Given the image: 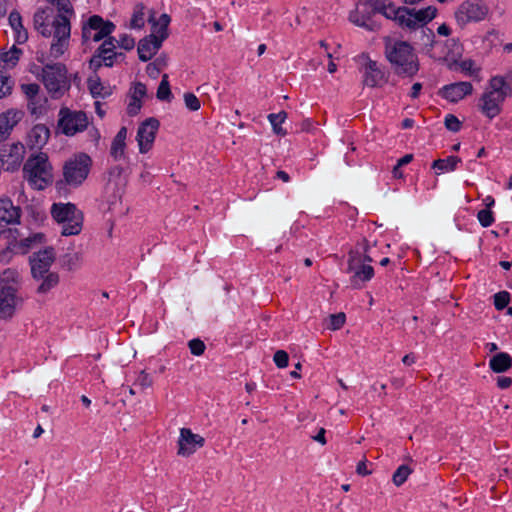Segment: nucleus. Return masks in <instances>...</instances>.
Segmentation results:
<instances>
[{
  "label": "nucleus",
  "instance_id": "obj_1",
  "mask_svg": "<svg viewBox=\"0 0 512 512\" xmlns=\"http://www.w3.org/2000/svg\"><path fill=\"white\" fill-rule=\"evenodd\" d=\"M55 258V250L51 246L34 252L29 257L32 278L40 282L36 289L38 294H47L59 284V274L50 271Z\"/></svg>",
  "mask_w": 512,
  "mask_h": 512
},
{
  "label": "nucleus",
  "instance_id": "obj_2",
  "mask_svg": "<svg viewBox=\"0 0 512 512\" xmlns=\"http://www.w3.org/2000/svg\"><path fill=\"white\" fill-rule=\"evenodd\" d=\"M385 54L394 74L412 78L418 73L419 59L408 42L397 41L393 45L387 46Z\"/></svg>",
  "mask_w": 512,
  "mask_h": 512
},
{
  "label": "nucleus",
  "instance_id": "obj_3",
  "mask_svg": "<svg viewBox=\"0 0 512 512\" xmlns=\"http://www.w3.org/2000/svg\"><path fill=\"white\" fill-rule=\"evenodd\" d=\"M54 5H56L59 14L52 22L54 42L51 44L50 53L54 58H58L64 54L68 47L71 32L69 16L74 14V9L70 0H56Z\"/></svg>",
  "mask_w": 512,
  "mask_h": 512
},
{
  "label": "nucleus",
  "instance_id": "obj_4",
  "mask_svg": "<svg viewBox=\"0 0 512 512\" xmlns=\"http://www.w3.org/2000/svg\"><path fill=\"white\" fill-rule=\"evenodd\" d=\"M92 165L91 157L86 153H78L63 165V180L56 182V189L61 192L66 186L79 187L88 177Z\"/></svg>",
  "mask_w": 512,
  "mask_h": 512
},
{
  "label": "nucleus",
  "instance_id": "obj_5",
  "mask_svg": "<svg viewBox=\"0 0 512 512\" xmlns=\"http://www.w3.org/2000/svg\"><path fill=\"white\" fill-rule=\"evenodd\" d=\"M51 165L47 154L40 152L31 155L23 166L24 178L37 190H43L52 183Z\"/></svg>",
  "mask_w": 512,
  "mask_h": 512
},
{
  "label": "nucleus",
  "instance_id": "obj_6",
  "mask_svg": "<svg viewBox=\"0 0 512 512\" xmlns=\"http://www.w3.org/2000/svg\"><path fill=\"white\" fill-rule=\"evenodd\" d=\"M53 219L62 224L63 236L78 235L83 227V213L73 203H54L51 206Z\"/></svg>",
  "mask_w": 512,
  "mask_h": 512
},
{
  "label": "nucleus",
  "instance_id": "obj_7",
  "mask_svg": "<svg viewBox=\"0 0 512 512\" xmlns=\"http://www.w3.org/2000/svg\"><path fill=\"white\" fill-rule=\"evenodd\" d=\"M42 80L51 97L58 99L67 92L71 83L67 77V68L62 63L47 64L42 69Z\"/></svg>",
  "mask_w": 512,
  "mask_h": 512
},
{
  "label": "nucleus",
  "instance_id": "obj_8",
  "mask_svg": "<svg viewBox=\"0 0 512 512\" xmlns=\"http://www.w3.org/2000/svg\"><path fill=\"white\" fill-rule=\"evenodd\" d=\"M14 272L5 271L6 278L0 279V320H11L18 307H21L24 299L18 295V288L14 284L6 282Z\"/></svg>",
  "mask_w": 512,
  "mask_h": 512
},
{
  "label": "nucleus",
  "instance_id": "obj_9",
  "mask_svg": "<svg viewBox=\"0 0 512 512\" xmlns=\"http://www.w3.org/2000/svg\"><path fill=\"white\" fill-rule=\"evenodd\" d=\"M58 127L66 136H74L88 127V118L84 111H73L62 107L59 111Z\"/></svg>",
  "mask_w": 512,
  "mask_h": 512
},
{
  "label": "nucleus",
  "instance_id": "obj_10",
  "mask_svg": "<svg viewBox=\"0 0 512 512\" xmlns=\"http://www.w3.org/2000/svg\"><path fill=\"white\" fill-rule=\"evenodd\" d=\"M488 13V8L481 0H467L455 12V19L460 27L471 21H481Z\"/></svg>",
  "mask_w": 512,
  "mask_h": 512
},
{
  "label": "nucleus",
  "instance_id": "obj_11",
  "mask_svg": "<svg viewBox=\"0 0 512 512\" xmlns=\"http://www.w3.org/2000/svg\"><path fill=\"white\" fill-rule=\"evenodd\" d=\"M377 13H379V10L374 9L366 1L360 0L356 4L355 10L350 12L349 20L357 26L369 31H375L379 28V25L373 20Z\"/></svg>",
  "mask_w": 512,
  "mask_h": 512
},
{
  "label": "nucleus",
  "instance_id": "obj_12",
  "mask_svg": "<svg viewBox=\"0 0 512 512\" xmlns=\"http://www.w3.org/2000/svg\"><path fill=\"white\" fill-rule=\"evenodd\" d=\"M159 125V121L154 117L147 118L139 125L136 140L140 153H147L152 148Z\"/></svg>",
  "mask_w": 512,
  "mask_h": 512
},
{
  "label": "nucleus",
  "instance_id": "obj_13",
  "mask_svg": "<svg viewBox=\"0 0 512 512\" xmlns=\"http://www.w3.org/2000/svg\"><path fill=\"white\" fill-rule=\"evenodd\" d=\"M205 439L195 434L189 428H181L180 436L178 438V451L177 454L182 457H189L194 454L197 449L204 446Z\"/></svg>",
  "mask_w": 512,
  "mask_h": 512
},
{
  "label": "nucleus",
  "instance_id": "obj_14",
  "mask_svg": "<svg viewBox=\"0 0 512 512\" xmlns=\"http://www.w3.org/2000/svg\"><path fill=\"white\" fill-rule=\"evenodd\" d=\"M436 13L437 9L434 6H428L420 10H416L415 8H407L404 28L414 30L416 28L423 27L436 17Z\"/></svg>",
  "mask_w": 512,
  "mask_h": 512
},
{
  "label": "nucleus",
  "instance_id": "obj_15",
  "mask_svg": "<svg viewBox=\"0 0 512 512\" xmlns=\"http://www.w3.org/2000/svg\"><path fill=\"white\" fill-rule=\"evenodd\" d=\"M358 60L362 63L364 69L363 85L369 87L378 86L379 82L384 78V73L378 67L377 62L371 60L365 53H362Z\"/></svg>",
  "mask_w": 512,
  "mask_h": 512
},
{
  "label": "nucleus",
  "instance_id": "obj_16",
  "mask_svg": "<svg viewBox=\"0 0 512 512\" xmlns=\"http://www.w3.org/2000/svg\"><path fill=\"white\" fill-rule=\"evenodd\" d=\"M25 153V147L21 143H15L4 147L0 153V160L7 163V170L14 171L20 166Z\"/></svg>",
  "mask_w": 512,
  "mask_h": 512
},
{
  "label": "nucleus",
  "instance_id": "obj_17",
  "mask_svg": "<svg viewBox=\"0 0 512 512\" xmlns=\"http://www.w3.org/2000/svg\"><path fill=\"white\" fill-rule=\"evenodd\" d=\"M472 91L473 86L470 82H456L445 85L438 93L450 102H457L466 95H470Z\"/></svg>",
  "mask_w": 512,
  "mask_h": 512
},
{
  "label": "nucleus",
  "instance_id": "obj_18",
  "mask_svg": "<svg viewBox=\"0 0 512 512\" xmlns=\"http://www.w3.org/2000/svg\"><path fill=\"white\" fill-rule=\"evenodd\" d=\"M23 116V111L17 109H9L0 114V142L5 141L9 137L11 131Z\"/></svg>",
  "mask_w": 512,
  "mask_h": 512
},
{
  "label": "nucleus",
  "instance_id": "obj_19",
  "mask_svg": "<svg viewBox=\"0 0 512 512\" xmlns=\"http://www.w3.org/2000/svg\"><path fill=\"white\" fill-rule=\"evenodd\" d=\"M90 28L95 31L92 36L94 42H99L103 39L111 37L110 34L115 29V24L109 20H104L99 15H92L89 17Z\"/></svg>",
  "mask_w": 512,
  "mask_h": 512
},
{
  "label": "nucleus",
  "instance_id": "obj_20",
  "mask_svg": "<svg viewBox=\"0 0 512 512\" xmlns=\"http://www.w3.org/2000/svg\"><path fill=\"white\" fill-rule=\"evenodd\" d=\"M116 38L108 37L103 43L97 48L96 52L102 57L103 63L106 67H112L114 61H117V56L125 58L124 53L116 52Z\"/></svg>",
  "mask_w": 512,
  "mask_h": 512
},
{
  "label": "nucleus",
  "instance_id": "obj_21",
  "mask_svg": "<svg viewBox=\"0 0 512 512\" xmlns=\"http://www.w3.org/2000/svg\"><path fill=\"white\" fill-rule=\"evenodd\" d=\"M504 100L505 98L485 92L480 98L481 103L479 104V108L484 115L493 119L500 113V105Z\"/></svg>",
  "mask_w": 512,
  "mask_h": 512
},
{
  "label": "nucleus",
  "instance_id": "obj_22",
  "mask_svg": "<svg viewBox=\"0 0 512 512\" xmlns=\"http://www.w3.org/2000/svg\"><path fill=\"white\" fill-rule=\"evenodd\" d=\"M21 216V209L19 206H14L9 198L0 200V222L6 224L19 223Z\"/></svg>",
  "mask_w": 512,
  "mask_h": 512
},
{
  "label": "nucleus",
  "instance_id": "obj_23",
  "mask_svg": "<svg viewBox=\"0 0 512 512\" xmlns=\"http://www.w3.org/2000/svg\"><path fill=\"white\" fill-rule=\"evenodd\" d=\"M18 237L19 232L17 229L8 228L0 230V242L4 246L0 254L1 260L4 259L7 252H12L16 248H19Z\"/></svg>",
  "mask_w": 512,
  "mask_h": 512
},
{
  "label": "nucleus",
  "instance_id": "obj_24",
  "mask_svg": "<svg viewBox=\"0 0 512 512\" xmlns=\"http://www.w3.org/2000/svg\"><path fill=\"white\" fill-rule=\"evenodd\" d=\"M50 137V130L44 124L35 125L29 133V144L32 148H42Z\"/></svg>",
  "mask_w": 512,
  "mask_h": 512
},
{
  "label": "nucleus",
  "instance_id": "obj_25",
  "mask_svg": "<svg viewBox=\"0 0 512 512\" xmlns=\"http://www.w3.org/2000/svg\"><path fill=\"white\" fill-rule=\"evenodd\" d=\"M351 273H353L352 277L350 278L351 285L354 288H360L361 282H367L372 279L374 276V269L371 265L362 263L356 265L355 270Z\"/></svg>",
  "mask_w": 512,
  "mask_h": 512
},
{
  "label": "nucleus",
  "instance_id": "obj_26",
  "mask_svg": "<svg viewBox=\"0 0 512 512\" xmlns=\"http://www.w3.org/2000/svg\"><path fill=\"white\" fill-rule=\"evenodd\" d=\"M9 24L15 32V41L23 44L28 40V32L22 24V17L19 12L12 11L9 15Z\"/></svg>",
  "mask_w": 512,
  "mask_h": 512
},
{
  "label": "nucleus",
  "instance_id": "obj_27",
  "mask_svg": "<svg viewBox=\"0 0 512 512\" xmlns=\"http://www.w3.org/2000/svg\"><path fill=\"white\" fill-rule=\"evenodd\" d=\"M126 137L127 128L121 127L116 136L114 137L110 148V154L115 160H120L125 156Z\"/></svg>",
  "mask_w": 512,
  "mask_h": 512
},
{
  "label": "nucleus",
  "instance_id": "obj_28",
  "mask_svg": "<svg viewBox=\"0 0 512 512\" xmlns=\"http://www.w3.org/2000/svg\"><path fill=\"white\" fill-rule=\"evenodd\" d=\"M512 367V357L506 352L496 353L489 361V368L494 373H504Z\"/></svg>",
  "mask_w": 512,
  "mask_h": 512
},
{
  "label": "nucleus",
  "instance_id": "obj_29",
  "mask_svg": "<svg viewBox=\"0 0 512 512\" xmlns=\"http://www.w3.org/2000/svg\"><path fill=\"white\" fill-rule=\"evenodd\" d=\"M489 88L490 89L487 91L488 93L500 96L501 98H506L512 93L511 86L506 83L502 76L492 77L489 81Z\"/></svg>",
  "mask_w": 512,
  "mask_h": 512
},
{
  "label": "nucleus",
  "instance_id": "obj_30",
  "mask_svg": "<svg viewBox=\"0 0 512 512\" xmlns=\"http://www.w3.org/2000/svg\"><path fill=\"white\" fill-rule=\"evenodd\" d=\"M379 13H381L388 19L396 21L400 27L404 28L407 7L396 8L392 3L386 2L385 8L381 9Z\"/></svg>",
  "mask_w": 512,
  "mask_h": 512
},
{
  "label": "nucleus",
  "instance_id": "obj_31",
  "mask_svg": "<svg viewBox=\"0 0 512 512\" xmlns=\"http://www.w3.org/2000/svg\"><path fill=\"white\" fill-rule=\"evenodd\" d=\"M87 85L93 98H106L112 93L111 88L105 87L97 74L88 78Z\"/></svg>",
  "mask_w": 512,
  "mask_h": 512
},
{
  "label": "nucleus",
  "instance_id": "obj_32",
  "mask_svg": "<svg viewBox=\"0 0 512 512\" xmlns=\"http://www.w3.org/2000/svg\"><path fill=\"white\" fill-rule=\"evenodd\" d=\"M82 253H66L61 257L62 267H64L68 271H74L82 264Z\"/></svg>",
  "mask_w": 512,
  "mask_h": 512
},
{
  "label": "nucleus",
  "instance_id": "obj_33",
  "mask_svg": "<svg viewBox=\"0 0 512 512\" xmlns=\"http://www.w3.org/2000/svg\"><path fill=\"white\" fill-rule=\"evenodd\" d=\"M461 162V159L457 156H449L446 159H438L435 160L432 164L433 169H438L440 171H454L458 163Z\"/></svg>",
  "mask_w": 512,
  "mask_h": 512
},
{
  "label": "nucleus",
  "instance_id": "obj_34",
  "mask_svg": "<svg viewBox=\"0 0 512 512\" xmlns=\"http://www.w3.org/2000/svg\"><path fill=\"white\" fill-rule=\"evenodd\" d=\"M286 118H287V113L285 111H280L277 114L272 113V114L268 115V120L273 128V132L276 135H280V136L286 135V130H284L280 126V124L283 123Z\"/></svg>",
  "mask_w": 512,
  "mask_h": 512
},
{
  "label": "nucleus",
  "instance_id": "obj_35",
  "mask_svg": "<svg viewBox=\"0 0 512 512\" xmlns=\"http://www.w3.org/2000/svg\"><path fill=\"white\" fill-rule=\"evenodd\" d=\"M138 57L142 62L149 61L156 52H153L152 46L148 42V38L144 37L138 42Z\"/></svg>",
  "mask_w": 512,
  "mask_h": 512
},
{
  "label": "nucleus",
  "instance_id": "obj_36",
  "mask_svg": "<svg viewBox=\"0 0 512 512\" xmlns=\"http://www.w3.org/2000/svg\"><path fill=\"white\" fill-rule=\"evenodd\" d=\"M156 97L161 101H171L172 92L168 81V75L164 74L162 80L158 86Z\"/></svg>",
  "mask_w": 512,
  "mask_h": 512
},
{
  "label": "nucleus",
  "instance_id": "obj_37",
  "mask_svg": "<svg viewBox=\"0 0 512 512\" xmlns=\"http://www.w3.org/2000/svg\"><path fill=\"white\" fill-rule=\"evenodd\" d=\"M45 235L43 233H35L32 234L22 240L19 241V248L22 249V252H27L28 249L34 247L35 244H40L44 242Z\"/></svg>",
  "mask_w": 512,
  "mask_h": 512
},
{
  "label": "nucleus",
  "instance_id": "obj_38",
  "mask_svg": "<svg viewBox=\"0 0 512 512\" xmlns=\"http://www.w3.org/2000/svg\"><path fill=\"white\" fill-rule=\"evenodd\" d=\"M22 54V50L15 45L7 52L0 53V60L7 65L15 66Z\"/></svg>",
  "mask_w": 512,
  "mask_h": 512
},
{
  "label": "nucleus",
  "instance_id": "obj_39",
  "mask_svg": "<svg viewBox=\"0 0 512 512\" xmlns=\"http://www.w3.org/2000/svg\"><path fill=\"white\" fill-rule=\"evenodd\" d=\"M159 25L156 29H152L153 33L155 35H158L160 36V38L162 39H167L168 36H169V24L171 22V17L166 14V13H163L160 17H159Z\"/></svg>",
  "mask_w": 512,
  "mask_h": 512
},
{
  "label": "nucleus",
  "instance_id": "obj_40",
  "mask_svg": "<svg viewBox=\"0 0 512 512\" xmlns=\"http://www.w3.org/2000/svg\"><path fill=\"white\" fill-rule=\"evenodd\" d=\"M412 473V469L407 465H401L394 472L392 481L396 486H401Z\"/></svg>",
  "mask_w": 512,
  "mask_h": 512
},
{
  "label": "nucleus",
  "instance_id": "obj_41",
  "mask_svg": "<svg viewBox=\"0 0 512 512\" xmlns=\"http://www.w3.org/2000/svg\"><path fill=\"white\" fill-rule=\"evenodd\" d=\"M510 302V294L507 291H500L494 295V306L497 310H503Z\"/></svg>",
  "mask_w": 512,
  "mask_h": 512
},
{
  "label": "nucleus",
  "instance_id": "obj_42",
  "mask_svg": "<svg viewBox=\"0 0 512 512\" xmlns=\"http://www.w3.org/2000/svg\"><path fill=\"white\" fill-rule=\"evenodd\" d=\"M444 125L451 132H458L462 127L461 121L453 114L446 115Z\"/></svg>",
  "mask_w": 512,
  "mask_h": 512
},
{
  "label": "nucleus",
  "instance_id": "obj_43",
  "mask_svg": "<svg viewBox=\"0 0 512 512\" xmlns=\"http://www.w3.org/2000/svg\"><path fill=\"white\" fill-rule=\"evenodd\" d=\"M329 319H330L329 329L338 330V329L342 328V326L345 324L346 315L343 312H339L337 314H331L329 316Z\"/></svg>",
  "mask_w": 512,
  "mask_h": 512
},
{
  "label": "nucleus",
  "instance_id": "obj_44",
  "mask_svg": "<svg viewBox=\"0 0 512 512\" xmlns=\"http://www.w3.org/2000/svg\"><path fill=\"white\" fill-rule=\"evenodd\" d=\"M144 24H145V22H144L143 6H141L139 10L134 11L131 21H130V26H131V28H134V29H141L144 27Z\"/></svg>",
  "mask_w": 512,
  "mask_h": 512
},
{
  "label": "nucleus",
  "instance_id": "obj_45",
  "mask_svg": "<svg viewBox=\"0 0 512 512\" xmlns=\"http://www.w3.org/2000/svg\"><path fill=\"white\" fill-rule=\"evenodd\" d=\"M188 347L190 349V352L195 356L202 355L206 348L204 342L199 338L190 340L188 343Z\"/></svg>",
  "mask_w": 512,
  "mask_h": 512
},
{
  "label": "nucleus",
  "instance_id": "obj_46",
  "mask_svg": "<svg viewBox=\"0 0 512 512\" xmlns=\"http://www.w3.org/2000/svg\"><path fill=\"white\" fill-rule=\"evenodd\" d=\"M184 102L186 107L191 111H198L201 107L199 99L191 92L184 94Z\"/></svg>",
  "mask_w": 512,
  "mask_h": 512
},
{
  "label": "nucleus",
  "instance_id": "obj_47",
  "mask_svg": "<svg viewBox=\"0 0 512 512\" xmlns=\"http://www.w3.org/2000/svg\"><path fill=\"white\" fill-rule=\"evenodd\" d=\"M119 46L120 48L130 51L135 46V40L133 37H131L128 34H122L119 38V40H116V47Z\"/></svg>",
  "mask_w": 512,
  "mask_h": 512
},
{
  "label": "nucleus",
  "instance_id": "obj_48",
  "mask_svg": "<svg viewBox=\"0 0 512 512\" xmlns=\"http://www.w3.org/2000/svg\"><path fill=\"white\" fill-rule=\"evenodd\" d=\"M477 218L483 227H489L494 222L493 213L489 209L480 210Z\"/></svg>",
  "mask_w": 512,
  "mask_h": 512
},
{
  "label": "nucleus",
  "instance_id": "obj_49",
  "mask_svg": "<svg viewBox=\"0 0 512 512\" xmlns=\"http://www.w3.org/2000/svg\"><path fill=\"white\" fill-rule=\"evenodd\" d=\"M13 82L9 77L3 76L0 73V99L11 94Z\"/></svg>",
  "mask_w": 512,
  "mask_h": 512
},
{
  "label": "nucleus",
  "instance_id": "obj_50",
  "mask_svg": "<svg viewBox=\"0 0 512 512\" xmlns=\"http://www.w3.org/2000/svg\"><path fill=\"white\" fill-rule=\"evenodd\" d=\"M273 361L278 368H285L288 366L289 355L284 350H277L273 356Z\"/></svg>",
  "mask_w": 512,
  "mask_h": 512
},
{
  "label": "nucleus",
  "instance_id": "obj_51",
  "mask_svg": "<svg viewBox=\"0 0 512 512\" xmlns=\"http://www.w3.org/2000/svg\"><path fill=\"white\" fill-rule=\"evenodd\" d=\"M360 264V253L358 250L351 249L348 252V267L347 272L351 273L355 270V266Z\"/></svg>",
  "mask_w": 512,
  "mask_h": 512
},
{
  "label": "nucleus",
  "instance_id": "obj_52",
  "mask_svg": "<svg viewBox=\"0 0 512 512\" xmlns=\"http://www.w3.org/2000/svg\"><path fill=\"white\" fill-rule=\"evenodd\" d=\"M460 58L461 57L453 56L452 54L447 53L445 56L439 58V60L442 61L443 63H445L449 70L454 71V70H457L459 67V64H460L459 59Z\"/></svg>",
  "mask_w": 512,
  "mask_h": 512
},
{
  "label": "nucleus",
  "instance_id": "obj_53",
  "mask_svg": "<svg viewBox=\"0 0 512 512\" xmlns=\"http://www.w3.org/2000/svg\"><path fill=\"white\" fill-rule=\"evenodd\" d=\"M49 12H52L50 8H42L37 10L33 17L34 27L46 23V20L49 17Z\"/></svg>",
  "mask_w": 512,
  "mask_h": 512
},
{
  "label": "nucleus",
  "instance_id": "obj_54",
  "mask_svg": "<svg viewBox=\"0 0 512 512\" xmlns=\"http://www.w3.org/2000/svg\"><path fill=\"white\" fill-rule=\"evenodd\" d=\"M142 103L141 100L137 99L136 97H131L130 102L127 106V114L129 116H135L139 113L141 110Z\"/></svg>",
  "mask_w": 512,
  "mask_h": 512
},
{
  "label": "nucleus",
  "instance_id": "obj_55",
  "mask_svg": "<svg viewBox=\"0 0 512 512\" xmlns=\"http://www.w3.org/2000/svg\"><path fill=\"white\" fill-rule=\"evenodd\" d=\"M22 90L27 98L32 99L39 93L40 86L36 83L23 84Z\"/></svg>",
  "mask_w": 512,
  "mask_h": 512
},
{
  "label": "nucleus",
  "instance_id": "obj_56",
  "mask_svg": "<svg viewBox=\"0 0 512 512\" xmlns=\"http://www.w3.org/2000/svg\"><path fill=\"white\" fill-rule=\"evenodd\" d=\"M137 383L142 388H149L153 385V380L145 370H142L140 371L139 376L137 378Z\"/></svg>",
  "mask_w": 512,
  "mask_h": 512
},
{
  "label": "nucleus",
  "instance_id": "obj_57",
  "mask_svg": "<svg viewBox=\"0 0 512 512\" xmlns=\"http://www.w3.org/2000/svg\"><path fill=\"white\" fill-rule=\"evenodd\" d=\"M132 89L131 97H136L139 100L147 94L146 85L142 82H136Z\"/></svg>",
  "mask_w": 512,
  "mask_h": 512
},
{
  "label": "nucleus",
  "instance_id": "obj_58",
  "mask_svg": "<svg viewBox=\"0 0 512 512\" xmlns=\"http://www.w3.org/2000/svg\"><path fill=\"white\" fill-rule=\"evenodd\" d=\"M446 45L448 47V52L452 54L453 56L461 57V46L455 39H450L446 42Z\"/></svg>",
  "mask_w": 512,
  "mask_h": 512
},
{
  "label": "nucleus",
  "instance_id": "obj_59",
  "mask_svg": "<svg viewBox=\"0 0 512 512\" xmlns=\"http://www.w3.org/2000/svg\"><path fill=\"white\" fill-rule=\"evenodd\" d=\"M148 38L149 44L152 46L153 52H158V50L161 48L162 43L165 39L160 38V36L155 35L154 33L145 36Z\"/></svg>",
  "mask_w": 512,
  "mask_h": 512
},
{
  "label": "nucleus",
  "instance_id": "obj_60",
  "mask_svg": "<svg viewBox=\"0 0 512 512\" xmlns=\"http://www.w3.org/2000/svg\"><path fill=\"white\" fill-rule=\"evenodd\" d=\"M104 65L102 57L95 51L94 55L91 57L89 61V67L93 69L95 72Z\"/></svg>",
  "mask_w": 512,
  "mask_h": 512
},
{
  "label": "nucleus",
  "instance_id": "obj_61",
  "mask_svg": "<svg viewBox=\"0 0 512 512\" xmlns=\"http://www.w3.org/2000/svg\"><path fill=\"white\" fill-rule=\"evenodd\" d=\"M92 31L93 29L90 28L89 25V19L83 24L82 27V42L87 43L89 40H92Z\"/></svg>",
  "mask_w": 512,
  "mask_h": 512
},
{
  "label": "nucleus",
  "instance_id": "obj_62",
  "mask_svg": "<svg viewBox=\"0 0 512 512\" xmlns=\"http://www.w3.org/2000/svg\"><path fill=\"white\" fill-rule=\"evenodd\" d=\"M34 28L44 37H50L52 34L54 35V28L52 26L49 27L46 23L37 25Z\"/></svg>",
  "mask_w": 512,
  "mask_h": 512
},
{
  "label": "nucleus",
  "instance_id": "obj_63",
  "mask_svg": "<svg viewBox=\"0 0 512 512\" xmlns=\"http://www.w3.org/2000/svg\"><path fill=\"white\" fill-rule=\"evenodd\" d=\"M161 69L157 67L153 62L149 63L146 67V72L148 76L152 79H157L160 74Z\"/></svg>",
  "mask_w": 512,
  "mask_h": 512
},
{
  "label": "nucleus",
  "instance_id": "obj_64",
  "mask_svg": "<svg viewBox=\"0 0 512 512\" xmlns=\"http://www.w3.org/2000/svg\"><path fill=\"white\" fill-rule=\"evenodd\" d=\"M473 65H474V61L471 59H467V60L460 62L459 68L461 69V71L472 75L474 73V71L472 70Z\"/></svg>",
  "mask_w": 512,
  "mask_h": 512
}]
</instances>
